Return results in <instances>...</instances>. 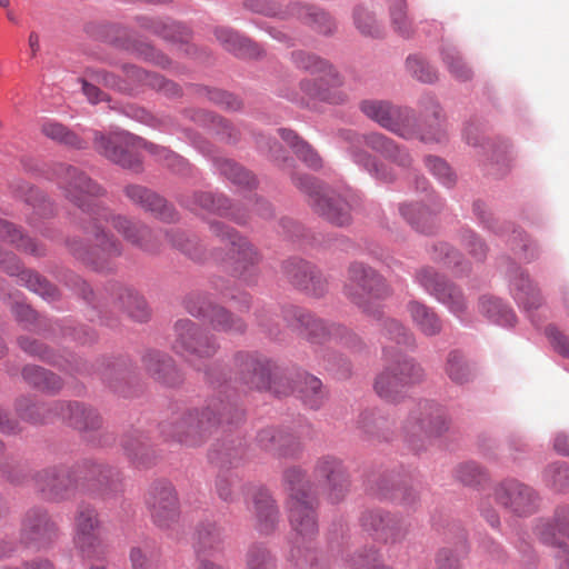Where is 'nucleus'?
<instances>
[{
    "mask_svg": "<svg viewBox=\"0 0 569 569\" xmlns=\"http://www.w3.org/2000/svg\"><path fill=\"white\" fill-rule=\"evenodd\" d=\"M166 237L173 247L178 248L191 259L197 261L204 259V252L197 238H190L184 232L173 230L168 231Z\"/></svg>",
    "mask_w": 569,
    "mask_h": 569,
    "instance_id": "obj_62",
    "label": "nucleus"
},
{
    "mask_svg": "<svg viewBox=\"0 0 569 569\" xmlns=\"http://www.w3.org/2000/svg\"><path fill=\"white\" fill-rule=\"evenodd\" d=\"M0 239L32 256L41 257L44 254V248L42 246L38 244L31 238L24 236L22 231L18 229L13 223L1 219Z\"/></svg>",
    "mask_w": 569,
    "mask_h": 569,
    "instance_id": "obj_47",
    "label": "nucleus"
},
{
    "mask_svg": "<svg viewBox=\"0 0 569 569\" xmlns=\"http://www.w3.org/2000/svg\"><path fill=\"white\" fill-rule=\"evenodd\" d=\"M427 203H402L399 212L418 232L431 233L435 229V217L443 209L445 201L435 192L426 194Z\"/></svg>",
    "mask_w": 569,
    "mask_h": 569,
    "instance_id": "obj_28",
    "label": "nucleus"
},
{
    "mask_svg": "<svg viewBox=\"0 0 569 569\" xmlns=\"http://www.w3.org/2000/svg\"><path fill=\"white\" fill-rule=\"evenodd\" d=\"M537 531L543 543L557 547L556 558L560 561L561 568L569 569V548L556 537L557 532L569 536V508L557 509L553 523H542L538 526Z\"/></svg>",
    "mask_w": 569,
    "mask_h": 569,
    "instance_id": "obj_32",
    "label": "nucleus"
},
{
    "mask_svg": "<svg viewBox=\"0 0 569 569\" xmlns=\"http://www.w3.org/2000/svg\"><path fill=\"white\" fill-rule=\"evenodd\" d=\"M343 293L363 312L375 318H381L380 307L373 306L371 300L387 298L391 295V289L386 279L375 269L362 262H352L348 268Z\"/></svg>",
    "mask_w": 569,
    "mask_h": 569,
    "instance_id": "obj_9",
    "label": "nucleus"
},
{
    "mask_svg": "<svg viewBox=\"0 0 569 569\" xmlns=\"http://www.w3.org/2000/svg\"><path fill=\"white\" fill-rule=\"evenodd\" d=\"M279 133L284 142L295 151L297 157L311 169H319L322 160L315 149L302 140L295 131L289 129H279Z\"/></svg>",
    "mask_w": 569,
    "mask_h": 569,
    "instance_id": "obj_50",
    "label": "nucleus"
},
{
    "mask_svg": "<svg viewBox=\"0 0 569 569\" xmlns=\"http://www.w3.org/2000/svg\"><path fill=\"white\" fill-rule=\"evenodd\" d=\"M406 310L413 326L423 336L435 337L441 333L443 322L431 307L412 299L406 305Z\"/></svg>",
    "mask_w": 569,
    "mask_h": 569,
    "instance_id": "obj_36",
    "label": "nucleus"
},
{
    "mask_svg": "<svg viewBox=\"0 0 569 569\" xmlns=\"http://www.w3.org/2000/svg\"><path fill=\"white\" fill-rule=\"evenodd\" d=\"M373 388L381 399L391 403H398L406 398L407 388L395 377L392 368L387 365L377 375Z\"/></svg>",
    "mask_w": 569,
    "mask_h": 569,
    "instance_id": "obj_42",
    "label": "nucleus"
},
{
    "mask_svg": "<svg viewBox=\"0 0 569 569\" xmlns=\"http://www.w3.org/2000/svg\"><path fill=\"white\" fill-rule=\"evenodd\" d=\"M0 268L10 277H17L19 284L26 286L44 299L52 301L57 298V289L40 274L24 270L16 254L0 251Z\"/></svg>",
    "mask_w": 569,
    "mask_h": 569,
    "instance_id": "obj_26",
    "label": "nucleus"
},
{
    "mask_svg": "<svg viewBox=\"0 0 569 569\" xmlns=\"http://www.w3.org/2000/svg\"><path fill=\"white\" fill-rule=\"evenodd\" d=\"M257 443L261 449L278 456H291L300 448L292 435L273 428L262 429L257 435Z\"/></svg>",
    "mask_w": 569,
    "mask_h": 569,
    "instance_id": "obj_37",
    "label": "nucleus"
},
{
    "mask_svg": "<svg viewBox=\"0 0 569 569\" xmlns=\"http://www.w3.org/2000/svg\"><path fill=\"white\" fill-rule=\"evenodd\" d=\"M359 109L368 119L401 139H418L423 143H441L445 139L441 128L435 133L421 132L416 112L409 107L389 100L363 99L359 102Z\"/></svg>",
    "mask_w": 569,
    "mask_h": 569,
    "instance_id": "obj_8",
    "label": "nucleus"
},
{
    "mask_svg": "<svg viewBox=\"0 0 569 569\" xmlns=\"http://www.w3.org/2000/svg\"><path fill=\"white\" fill-rule=\"evenodd\" d=\"M147 372L157 381L173 387L180 383L181 378L173 360L158 350H149L142 357Z\"/></svg>",
    "mask_w": 569,
    "mask_h": 569,
    "instance_id": "obj_35",
    "label": "nucleus"
},
{
    "mask_svg": "<svg viewBox=\"0 0 569 569\" xmlns=\"http://www.w3.org/2000/svg\"><path fill=\"white\" fill-rule=\"evenodd\" d=\"M223 531L216 522L200 523L197 530L194 549L197 558H210L222 551Z\"/></svg>",
    "mask_w": 569,
    "mask_h": 569,
    "instance_id": "obj_38",
    "label": "nucleus"
},
{
    "mask_svg": "<svg viewBox=\"0 0 569 569\" xmlns=\"http://www.w3.org/2000/svg\"><path fill=\"white\" fill-rule=\"evenodd\" d=\"M293 184L308 197L312 210L335 226L351 222V203L347 194H336L309 174L292 176Z\"/></svg>",
    "mask_w": 569,
    "mask_h": 569,
    "instance_id": "obj_11",
    "label": "nucleus"
},
{
    "mask_svg": "<svg viewBox=\"0 0 569 569\" xmlns=\"http://www.w3.org/2000/svg\"><path fill=\"white\" fill-rule=\"evenodd\" d=\"M507 277L509 280V290L513 299L518 306L528 313L531 322L538 326L531 316V311L537 310L542 303L539 289L530 280L528 273L516 263L510 264Z\"/></svg>",
    "mask_w": 569,
    "mask_h": 569,
    "instance_id": "obj_27",
    "label": "nucleus"
},
{
    "mask_svg": "<svg viewBox=\"0 0 569 569\" xmlns=\"http://www.w3.org/2000/svg\"><path fill=\"white\" fill-rule=\"evenodd\" d=\"M445 371L449 379L457 383L463 385L471 381L475 377L473 367L465 359L463 355L458 350H451L446 360Z\"/></svg>",
    "mask_w": 569,
    "mask_h": 569,
    "instance_id": "obj_53",
    "label": "nucleus"
},
{
    "mask_svg": "<svg viewBox=\"0 0 569 569\" xmlns=\"http://www.w3.org/2000/svg\"><path fill=\"white\" fill-rule=\"evenodd\" d=\"M248 508L256 516V528L262 535L273 532L279 522V510L269 491L262 487L248 489Z\"/></svg>",
    "mask_w": 569,
    "mask_h": 569,
    "instance_id": "obj_30",
    "label": "nucleus"
},
{
    "mask_svg": "<svg viewBox=\"0 0 569 569\" xmlns=\"http://www.w3.org/2000/svg\"><path fill=\"white\" fill-rule=\"evenodd\" d=\"M449 429L446 409L431 400L420 401L409 413L403 432L410 442L440 437Z\"/></svg>",
    "mask_w": 569,
    "mask_h": 569,
    "instance_id": "obj_17",
    "label": "nucleus"
},
{
    "mask_svg": "<svg viewBox=\"0 0 569 569\" xmlns=\"http://www.w3.org/2000/svg\"><path fill=\"white\" fill-rule=\"evenodd\" d=\"M478 310L489 321L501 327H513L516 315L500 298L481 296L478 301Z\"/></svg>",
    "mask_w": 569,
    "mask_h": 569,
    "instance_id": "obj_41",
    "label": "nucleus"
},
{
    "mask_svg": "<svg viewBox=\"0 0 569 569\" xmlns=\"http://www.w3.org/2000/svg\"><path fill=\"white\" fill-rule=\"evenodd\" d=\"M214 36L226 50L236 56L254 57L259 54V49L256 44L230 28H217Z\"/></svg>",
    "mask_w": 569,
    "mask_h": 569,
    "instance_id": "obj_43",
    "label": "nucleus"
},
{
    "mask_svg": "<svg viewBox=\"0 0 569 569\" xmlns=\"http://www.w3.org/2000/svg\"><path fill=\"white\" fill-rule=\"evenodd\" d=\"M292 61L300 69L323 74L318 80L300 82V89L310 99L330 104H343L348 100V96L338 88L340 80L337 72L327 61L303 51L292 52Z\"/></svg>",
    "mask_w": 569,
    "mask_h": 569,
    "instance_id": "obj_12",
    "label": "nucleus"
},
{
    "mask_svg": "<svg viewBox=\"0 0 569 569\" xmlns=\"http://www.w3.org/2000/svg\"><path fill=\"white\" fill-rule=\"evenodd\" d=\"M100 521L94 508L80 506L76 516L74 543L83 557L90 558L94 555L100 543Z\"/></svg>",
    "mask_w": 569,
    "mask_h": 569,
    "instance_id": "obj_31",
    "label": "nucleus"
},
{
    "mask_svg": "<svg viewBox=\"0 0 569 569\" xmlns=\"http://www.w3.org/2000/svg\"><path fill=\"white\" fill-rule=\"evenodd\" d=\"M360 525L377 540L390 543L403 540L409 530L403 519L380 509L365 511L361 515Z\"/></svg>",
    "mask_w": 569,
    "mask_h": 569,
    "instance_id": "obj_22",
    "label": "nucleus"
},
{
    "mask_svg": "<svg viewBox=\"0 0 569 569\" xmlns=\"http://www.w3.org/2000/svg\"><path fill=\"white\" fill-rule=\"evenodd\" d=\"M295 392L302 402L311 409H318L325 401V392L320 379L308 373H301L295 381Z\"/></svg>",
    "mask_w": 569,
    "mask_h": 569,
    "instance_id": "obj_44",
    "label": "nucleus"
},
{
    "mask_svg": "<svg viewBox=\"0 0 569 569\" xmlns=\"http://www.w3.org/2000/svg\"><path fill=\"white\" fill-rule=\"evenodd\" d=\"M34 489L48 501L69 499L80 486H92L102 491H116L121 483L118 469L83 460L72 466L59 465L33 475Z\"/></svg>",
    "mask_w": 569,
    "mask_h": 569,
    "instance_id": "obj_2",
    "label": "nucleus"
},
{
    "mask_svg": "<svg viewBox=\"0 0 569 569\" xmlns=\"http://www.w3.org/2000/svg\"><path fill=\"white\" fill-rule=\"evenodd\" d=\"M337 138L346 144V153L350 160L382 183L393 182L397 179V174L391 167L379 161L375 156L365 150L363 146H367L400 168L408 169L413 162L411 153L405 146L397 143L380 132L373 131L361 134L351 129H339Z\"/></svg>",
    "mask_w": 569,
    "mask_h": 569,
    "instance_id": "obj_4",
    "label": "nucleus"
},
{
    "mask_svg": "<svg viewBox=\"0 0 569 569\" xmlns=\"http://www.w3.org/2000/svg\"><path fill=\"white\" fill-rule=\"evenodd\" d=\"M123 449L128 458L137 466L147 467L153 458V451L147 438L141 433L127 437L123 440Z\"/></svg>",
    "mask_w": 569,
    "mask_h": 569,
    "instance_id": "obj_55",
    "label": "nucleus"
},
{
    "mask_svg": "<svg viewBox=\"0 0 569 569\" xmlns=\"http://www.w3.org/2000/svg\"><path fill=\"white\" fill-rule=\"evenodd\" d=\"M337 138L346 144V153L350 160L382 183L393 182L397 179V174L391 167L379 161L375 156L365 150L363 146H367L400 168L408 169L413 162L411 153L405 146L397 143L380 132L373 131L361 134L351 129H339Z\"/></svg>",
    "mask_w": 569,
    "mask_h": 569,
    "instance_id": "obj_3",
    "label": "nucleus"
},
{
    "mask_svg": "<svg viewBox=\"0 0 569 569\" xmlns=\"http://www.w3.org/2000/svg\"><path fill=\"white\" fill-rule=\"evenodd\" d=\"M213 163L219 173L233 184L244 189H252L257 186L256 178L234 161L218 157L213 159Z\"/></svg>",
    "mask_w": 569,
    "mask_h": 569,
    "instance_id": "obj_51",
    "label": "nucleus"
},
{
    "mask_svg": "<svg viewBox=\"0 0 569 569\" xmlns=\"http://www.w3.org/2000/svg\"><path fill=\"white\" fill-rule=\"evenodd\" d=\"M440 56L443 64L455 79L458 81H467L471 79L472 71L466 64L456 47L451 44H443L440 50Z\"/></svg>",
    "mask_w": 569,
    "mask_h": 569,
    "instance_id": "obj_56",
    "label": "nucleus"
},
{
    "mask_svg": "<svg viewBox=\"0 0 569 569\" xmlns=\"http://www.w3.org/2000/svg\"><path fill=\"white\" fill-rule=\"evenodd\" d=\"M315 476L328 486V498L332 503L339 502L347 493L349 479L342 461L333 456H323L315 465Z\"/></svg>",
    "mask_w": 569,
    "mask_h": 569,
    "instance_id": "obj_29",
    "label": "nucleus"
},
{
    "mask_svg": "<svg viewBox=\"0 0 569 569\" xmlns=\"http://www.w3.org/2000/svg\"><path fill=\"white\" fill-rule=\"evenodd\" d=\"M283 486L288 492L287 512L293 532L291 557H296L310 547L303 545L310 543L318 535V502L305 471L298 467L283 472Z\"/></svg>",
    "mask_w": 569,
    "mask_h": 569,
    "instance_id": "obj_6",
    "label": "nucleus"
},
{
    "mask_svg": "<svg viewBox=\"0 0 569 569\" xmlns=\"http://www.w3.org/2000/svg\"><path fill=\"white\" fill-rule=\"evenodd\" d=\"M180 203L196 213L208 212L229 217L239 224L247 221V217L241 213L239 209L234 208L230 200L222 194L196 192L192 196L182 197Z\"/></svg>",
    "mask_w": 569,
    "mask_h": 569,
    "instance_id": "obj_24",
    "label": "nucleus"
},
{
    "mask_svg": "<svg viewBox=\"0 0 569 569\" xmlns=\"http://www.w3.org/2000/svg\"><path fill=\"white\" fill-rule=\"evenodd\" d=\"M282 316L288 326L299 330L312 343H325L331 340H338L347 347L356 348L361 342L357 335L352 333L343 326L328 323L321 319H317L300 307H286L282 311Z\"/></svg>",
    "mask_w": 569,
    "mask_h": 569,
    "instance_id": "obj_13",
    "label": "nucleus"
},
{
    "mask_svg": "<svg viewBox=\"0 0 569 569\" xmlns=\"http://www.w3.org/2000/svg\"><path fill=\"white\" fill-rule=\"evenodd\" d=\"M455 478L465 486L478 487L488 480V475L475 461H467L456 467Z\"/></svg>",
    "mask_w": 569,
    "mask_h": 569,
    "instance_id": "obj_63",
    "label": "nucleus"
},
{
    "mask_svg": "<svg viewBox=\"0 0 569 569\" xmlns=\"http://www.w3.org/2000/svg\"><path fill=\"white\" fill-rule=\"evenodd\" d=\"M121 70L128 80V84H123L117 79L116 76L108 72H100L102 81L106 86L118 89L128 90L130 86L144 84L149 86L158 91L163 92L167 96H178L180 88L174 82L164 79L162 76L144 71L133 64L123 63Z\"/></svg>",
    "mask_w": 569,
    "mask_h": 569,
    "instance_id": "obj_23",
    "label": "nucleus"
},
{
    "mask_svg": "<svg viewBox=\"0 0 569 569\" xmlns=\"http://www.w3.org/2000/svg\"><path fill=\"white\" fill-rule=\"evenodd\" d=\"M22 378L31 387L48 393H54L62 387L57 375L38 366H26L22 369Z\"/></svg>",
    "mask_w": 569,
    "mask_h": 569,
    "instance_id": "obj_48",
    "label": "nucleus"
},
{
    "mask_svg": "<svg viewBox=\"0 0 569 569\" xmlns=\"http://www.w3.org/2000/svg\"><path fill=\"white\" fill-rule=\"evenodd\" d=\"M90 232L96 241L94 248H88L81 239H71L68 241L69 251L76 259L99 272L114 270V259L120 257L123 251L122 243L112 233L96 223Z\"/></svg>",
    "mask_w": 569,
    "mask_h": 569,
    "instance_id": "obj_14",
    "label": "nucleus"
},
{
    "mask_svg": "<svg viewBox=\"0 0 569 569\" xmlns=\"http://www.w3.org/2000/svg\"><path fill=\"white\" fill-rule=\"evenodd\" d=\"M124 193L133 203L151 212L158 219L163 221H173L176 219L177 213L174 209L163 198L146 187L131 184L124 189Z\"/></svg>",
    "mask_w": 569,
    "mask_h": 569,
    "instance_id": "obj_34",
    "label": "nucleus"
},
{
    "mask_svg": "<svg viewBox=\"0 0 569 569\" xmlns=\"http://www.w3.org/2000/svg\"><path fill=\"white\" fill-rule=\"evenodd\" d=\"M282 271L287 280L297 289L320 297L326 291V281L319 270L302 259L292 258L283 262Z\"/></svg>",
    "mask_w": 569,
    "mask_h": 569,
    "instance_id": "obj_25",
    "label": "nucleus"
},
{
    "mask_svg": "<svg viewBox=\"0 0 569 569\" xmlns=\"http://www.w3.org/2000/svg\"><path fill=\"white\" fill-rule=\"evenodd\" d=\"M290 14L296 16L319 33L329 34L336 29L335 20L326 11L301 3L290 6Z\"/></svg>",
    "mask_w": 569,
    "mask_h": 569,
    "instance_id": "obj_40",
    "label": "nucleus"
},
{
    "mask_svg": "<svg viewBox=\"0 0 569 569\" xmlns=\"http://www.w3.org/2000/svg\"><path fill=\"white\" fill-rule=\"evenodd\" d=\"M52 177L67 200L94 220H104L129 243L147 252L158 249V238L144 223L122 214H114L108 208L96 202L104 190L84 172L67 163H56Z\"/></svg>",
    "mask_w": 569,
    "mask_h": 569,
    "instance_id": "obj_1",
    "label": "nucleus"
},
{
    "mask_svg": "<svg viewBox=\"0 0 569 569\" xmlns=\"http://www.w3.org/2000/svg\"><path fill=\"white\" fill-rule=\"evenodd\" d=\"M14 409L21 420L32 423H47L56 418L54 402L47 405L33 401L30 397L21 396L14 402Z\"/></svg>",
    "mask_w": 569,
    "mask_h": 569,
    "instance_id": "obj_39",
    "label": "nucleus"
},
{
    "mask_svg": "<svg viewBox=\"0 0 569 569\" xmlns=\"http://www.w3.org/2000/svg\"><path fill=\"white\" fill-rule=\"evenodd\" d=\"M56 418H61L79 431L96 430L101 426L99 413L79 402L54 401Z\"/></svg>",
    "mask_w": 569,
    "mask_h": 569,
    "instance_id": "obj_33",
    "label": "nucleus"
},
{
    "mask_svg": "<svg viewBox=\"0 0 569 569\" xmlns=\"http://www.w3.org/2000/svg\"><path fill=\"white\" fill-rule=\"evenodd\" d=\"M213 234L226 240L231 253L230 266L237 278L243 283L251 284L257 279L256 266L260 260L257 249L237 231L219 221L210 222Z\"/></svg>",
    "mask_w": 569,
    "mask_h": 569,
    "instance_id": "obj_16",
    "label": "nucleus"
},
{
    "mask_svg": "<svg viewBox=\"0 0 569 569\" xmlns=\"http://www.w3.org/2000/svg\"><path fill=\"white\" fill-rule=\"evenodd\" d=\"M418 106H419L421 114L423 117H431L438 122V124L435 127L429 126L426 129L420 128L421 132L435 133L438 128H441L443 131H446V129L441 124V122L445 120V112H443L442 106L440 104L438 98L433 93H431V92L423 93L420 97V99L418 100ZM446 139H447V132H445V139L441 142L446 141Z\"/></svg>",
    "mask_w": 569,
    "mask_h": 569,
    "instance_id": "obj_58",
    "label": "nucleus"
},
{
    "mask_svg": "<svg viewBox=\"0 0 569 569\" xmlns=\"http://www.w3.org/2000/svg\"><path fill=\"white\" fill-rule=\"evenodd\" d=\"M119 306L130 318L143 322L149 319L150 311L143 297L132 288H121L118 295Z\"/></svg>",
    "mask_w": 569,
    "mask_h": 569,
    "instance_id": "obj_52",
    "label": "nucleus"
},
{
    "mask_svg": "<svg viewBox=\"0 0 569 569\" xmlns=\"http://www.w3.org/2000/svg\"><path fill=\"white\" fill-rule=\"evenodd\" d=\"M172 350L190 362L209 359L216 355L219 345L216 338L203 332L189 319H180L173 327Z\"/></svg>",
    "mask_w": 569,
    "mask_h": 569,
    "instance_id": "obj_18",
    "label": "nucleus"
},
{
    "mask_svg": "<svg viewBox=\"0 0 569 569\" xmlns=\"http://www.w3.org/2000/svg\"><path fill=\"white\" fill-rule=\"evenodd\" d=\"M12 190L17 197L23 199L28 206L32 207L33 213L39 218H44L52 213L51 202L40 190L30 187L24 181L13 183Z\"/></svg>",
    "mask_w": 569,
    "mask_h": 569,
    "instance_id": "obj_49",
    "label": "nucleus"
},
{
    "mask_svg": "<svg viewBox=\"0 0 569 569\" xmlns=\"http://www.w3.org/2000/svg\"><path fill=\"white\" fill-rule=\"evenodd\" d=\"M207 320L211 328L219 332L243 333L247 329L246 322L240 317L218 305L211 307Z\"/></svg>",
    "mask_w": 569,
    "mask_h": 569,
    "instance_id": "obj_46",
    "label": "nucleus"
},
{
    "mask_svg": "<svg viewBox=\"0 0 569 569\" xmlns=\"http://www.w3.org/2000/svg\"><path fill=\"white\" fill-rule=\"evenodd\" d=\"M382 333L387 339L395 341L399 346L408 348L416 347V337L413 332L397 319H385L382 322Z\"/></svg>",
    "mask_w": 569,
    "mask_h": 569,
    "instance_id": "obj_59",
    "label": "nucleus"
},
{
    "mask_svg": "<svg viewBox=\"0 0 569 569\" xmlns=\"http://www.w3.org/2000/svg\"><path fill=\"white\" fill-rule=\"evenodd\" d=\"M243 411L229 399L213 397L200 409H189L174 421L162 427V432L178 442L197 447L203 443L223 422L236 423Z\"/></svg>",
    "mask_w": 569,
    "mask_h": 569,
    "instance_id": "obj_5",
    "label": "nucleus"
},
{
    "mask_svg": "<svg viewBox=\"0 0 569 569\" xmlns=\"http://www.w3.org/2000/svg\"><path fill=\"white\" fill-rule=\"evenodd\" d=\"M416 282L439 303L445 306L460 323L463 326L471 323L469 303L460 287L448 281L431 268L420 269L416 273Z\"/></svg>",
    "mask_w": 569,
    "mask_h": 569,
    "instance_id": "obj_15",
    "label": "nucleus"
},
{
    "mask_svg": "<svg viewBox=\"0 0 569 569\" xmlns=\"http://www.w3.org/2000/svg\"><path fill=\"white\" fill-rule=\"evenodd\" d=\"M87 133L93 140L94 149L110 161L122 168L139 171L141 167L140 157L137 150L146 149L154 159L176 171H181L186 166L184 160L167 149L166 147L147 142L140 137L133 136L127 131H114L110 134H103L96 130H88Z\"/></svg>",
    "mask_w": 569,
    "mask_h": 569,
    "instance_id": "obj_7",
    "label": "nucleus"
},
{
    "mask_svg": "<svg viewBox=\"0 0 569 569\" xmlns=\"http://www.w3.org/2000/svg\"><path fill=\"white\" fill-rule=\"evenodd\" d=\"M353 22L358 31L365 37L380 38L383 36V27L375 14L363 7H357L353 11Z\"/></svg>",
    "mask_w": 569,
    "mask_h": 569,
    "instance_id": "obj_61",
    "label": "nucleus"
},
{
    "mask_svg": "<svg viewBox=\"0 0 569 569\" xmlns=\"http://www.w3.org/2000/svg\"><path fill=\"white\" fill-rule=\"evenodd\" d=\"M493 497L498 505L520 517L533 513L539 505L537 491L513 478L497 483L493 488Z\"/></svg>",
    "mask_w": 569,
    "mask_h": 569,
    "instance_id": "obj_19",
    "label": "nucleus"
},
{
    "mask_svg": "<svg viewBox=\"0 0 569 569\" xmlns=\"http://www.w3.org/2000/svg\"><path fill=\"white\" fill-rule=\"evenodd\" d=\"M425 164L429 172L441 183L443 187L450 189L457 182V176L450 166L437 156H427Z\"/></svg>",
    "mask_w": 569,
    "mask_h": 569,
    "instance_id": "obj_64",
    "label": "nucleus"
},
{
    "mask_svg": "<svg viewBox=\"0 0 569 569\" xmlns=\"http://www.w3.org/2000/svg\"><path fill=\"white\" fill-rule=\"evenodd\" d=\"M406 68L411 77L420 82L431 84L438 80L437 69L421 56H409L406 60Z\"/></svg>",
    "mask_w": 569,
    "mask_h": 569,
    "instance_id": "obj_60",
    "label": "nucleus"
},
{
    "mask_svg": "<svg viewBox=\"0 0 569 569\" xmlns=\"http://www.w3.org/2000/svg\"><path fill=\"white\" fill-rule=\"evenodd\" d=\"M146 505L153 522L160 528H168L179 517V499L177 491L168 480L151 483Z\"/></svg>",
    "mask_w": 569,
    "mask_h": 569,
    "instance_id": "obj_20",
    "label": "nucleus"
},
{
    "mask_svg": "<svg viewBox=\"0 0 569 569\" xmlns=\"http://www.w3.org/2000/svg\"><path fill=\"white\" fill-rule=\"evenodd\" d=\"M238 379L250 389H267L271 385L273 362L258 352H238L234 356Z\"/></svg>",
    "mask_w": 569,
    "mask_h": 569,
    "instance_id": "obj_21",
    "label": "nucleus"
},
{
    "mask_svg": "<svg viewBox=\"0 0 569 569\" xmlns=\"http://www.w3.org/2000/svg\"><path fill=\"white\" fill-rule=\"evenodd\" d=\"M392 368L395 377L406 387L418 385L425 380V369L413 358L399 356L396 360L387 363Z\"/></svg>",
    "mask_w": 569,
    "mask_h": 569,
    "instance_id": "obj_45",
    "label": "nucleus"
},
{
    "mask_svg": "<svg viewBox=\"0 0 569 569\" xmlns=\"http://www.w3.org/2000/svg\"><path fill=\"white\" fill-rule=\"evenodd\" d=\"M389 17L390 24L398 36L410 38L413 34L415 27L408 14L406 0H389Z\"/></svg>",
    "mask_w": 569,
    "mask_h": 569,
    "instance_id": "obj_54",
    "label": "nucleus"
},
{
    "mask_svg": "<svg viewBox=\"0 0 569 569\" xmlns=\"http://www.w3.org/2000/svg\"><path fill=\"white\" fill-rule=\"evenodd\" d=\"M58 535V527L48 510L40 506L27 509L21 516L19 541L0 540V559L19 555L23 549L47 547Z\"/></svg>",
    "mask_w": 569,
    "mask_h": 569,
    "instance_id": "obj_10",
    "label": "nucleus"
},
{
    "mask_svg": "<svg viewBox=\"0 0 569 569\" xmlns=\"http://www.w3.org/2000/svg\"><path fill=\"white\" fill-rule=\"evenodd\" d=\"M42 132L49 139L63 143L70 148L84 149L87 146L84 139L80 138L77 133L70 131L59 122H44L42 126Z\"/></svg>",
    "mask_w": 569,
    "mask_h": 569,
    "instance_id": "obj_57",
    "label": "nucleus"
}]
</instances>
